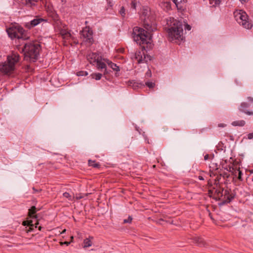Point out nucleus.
Returning <instances> with one entry per match:
<instances>
[{
  "mask_svg": "<svg viewBox=\"0 0 253 253\" xmlns=\"http://www.w3.org/2000/svg\"><path fill=\"white\" fill-rule=\"evenodd\" d=\"M193 242L197 245L199 246H205V243L203 238L199 237H193Z\"/></svg>",
  "mask_w": 253,
  "mask_h": 253,
  "instance_id": "nucleus-18",
  "label": "nucleus"
},
{
  "mask_svg": "<svg viewBox=\"0 0 253 253\" xmlns=\"http://www.w3.org/2000/svg\"><path fill=\"white\" fill-rule=\"evenodd\" d=\"M250 105L249 103L247 102H242L241 103L240 106L239 107V110L240 111L244 113L245 114L248 115H253V111L249 110L248 109L249 108Z\"/></svg>",
  "mask_w": 253,
  "mask_h": 253,
  "instance_id": "nucleus-12",
  "label": "nucleus"
},
{
  "mask_svg": "<svg viewBox=\"0 0 253 253\" xmlns=\"http://www.w3.org/2000/svg\"><path fill=\"white\" fill-rule=\"evenodd\" d=\"M221 2V0H210V3L212 5V6H216L219 5Z\"/></svg>",
  "mask_w": 253,
  "mask_h": 253,
  "instance_id": "nucleus-28",
  "label": "nucleus"
},
{
  "mask_svg": "<svg viewBox=\"0 0 253 253\" xmlns=\"http://www.w3.org/2000/svg\"><path fill=\"white\" fill-rule=\"evenodd\" d=\"M245 121L244 120L235 121L232 123V125L233 126H243L245 125Z\"/></svg>",
  "mask_w": 253,
  "mask_h": 253,
  "instance_id": "nucleus-22",
  "label": "nucleus"
},
{
  "mask_svg": "<svg viewBox=\"0 0 253 253\" xmlns=\"http://www.w3.org/2000/svg\"><path fill=\"white\" fill-rule=\"evenodd\" d=\"M150 13V10L149 8L147 6H143L141 12L140 18L143 21L144 27L149 31L153 30V29H151L152 21L151 18L149 17Z\"/></svg>",
  "mask_w": 253,
  "mask_h": 253,
  "instance_id": "nucleus-9",
  "label": "nucleus"
},
{
  "mask_svg": "<svg viewBox=\"0 0 253 253\" xmlns=\"http://www.w3.org/2000/svg\"><path fill=\"white\" fill-rule=\"evenodd\" d=\"M230 170L228 171H223L220 173V175L222 176L224 178H228L230 176V172L231 171V168H229Z\"/></svg>",
  "mask_w": 253,
  "mask_h": 253,
  "instance_id": "nucleus-25",
  "label": "nucleus"
},
{
  "mask_svg": "<svg viewBox=\"0 0 253 253\" xmlns=\"http://www.w3.org/2000/svg\"><path fill=\"white\" fill-rule=\"evenodd\" d=\"M44 20L42 18H38L34 19L30 21L29 23H27L26 24V26L28 29H31L38 24H39L42 21H43Z\"/></svg>",
  "mask_w": 253,
  "mask_h": 253,
  "instance_id": "nucleus-13",
  "label": "nucleus"
},
{
  "mask_svg": "<svg viewBox=\"0 0 253 253\" xmlns=\"http://www.w3.org/2000/svg\"><path fill=\"white\" fill-rule=\"evenodd\" d=\"M103 61L104 63L107 64L113 71H116L117 72L120 71V68L116 64L113 63L111 61L107 58L103 59Z\"/></svg>",
  "mask_w": 253,
  "mask_h": 253,
  "instance_id": "nucleus-14",
  "label": "nucleus"
},
{
  "mask_svg": "<svg viewBox=\"0 0 253 253\" xmlns=\"http://www.w3.org/2000/svg\"><path fill=\"white\" fill-rule=\"evenodd\" d=\"M172 2L175 4L178 10L183 9V3L182 0H172Z\"/></svg>",
  "mask_w": 253,
  "mask_h": 253,
  "instance_id": "nucleus-20",
  "label": "nucleus"
},
{
  "mask_svg": "<svg viewBox=\"0 0 253 253\" xmlns=\"http://www.w3.org/2000/svg\"><path fill=\"white\" fill-rule=\"evenodd\" d=\"M7 33L9 36V37L11 39H14L16 38V27L14 26H12L11 27L7 29L6 30Z\"/></svg>",
  "mask_w": 253,
  "mask_h": 253,
  "instance_id": "nucleus-16",
  "label": "nucleus"
},
{
  "mask_svg": "<svg viewBox=\"0 0 253 253\" xmlns=\"http://www.w3.org/2000/svg\"><path fill=\"white\" fill-rule=\"evenodd\" d=\"M92 34V31L88 27H85L81 32V37L84 39V41L89 45L93 42Z\"/></svg>",
  "mask_w": 253,
  "mask_h": 253,
  "instance_id": "nucleus-10",
  "label": "nucleus"
},
{
  "mask_svg": "<svg viewBox=\"0 0 253 253\" xmlns=\"http://www.w3.org/2000/svg\"><path fill=\"white\" fill-rule=\"evenodd\" d=\"M214 157V156L213 155H211V156H209L208 154H207L205 156H204V160H208L209 159H213Z\"/></svg>",
  "mask_w": 253,
  "mask_h": 253,
  "instance_id": "nucleus-36",
  "label": "nucleus"
},
{
  "mask_svg": "<svg viewBox=\"0 0 253 253\" xmlns=\"http://www.w3.org/2000/svg\"><path fill=\"white\" fill-rule=\"evenodd\" d=\"M88 165L89 166H91L95 168H98L100 165L99 163H96L95 161L88 160Z\"/></svg>",
  "mask_w": 253,
  "mask_h": 253,
  "instance_id": "nucleus-24",
  "label": "nucleus"
},
{
  "mask_svg": "<svg viewBox=\"0 0 253 253\" xmlns=\"http://www.w3.org/2000/svg\"><path fill=\"white\" fill-rule=\"evenodd\" d=\"M84 72H83H83H79V73H78L77 75L78 76H83L84 75V74H83Z\"/></svg>",
  "mask_w": 253,
  "mask_h": 253,
  "instance_id": "nucleus-44",
  "label": "nucleus"
},
{
  "mask_svg": "<svg viewBox=\"0 0 253 253\" xmlns=\"http://www.w3.org/2000/svg\"><path fill=\"white\" fill-rule=\"evenodd\" d=\"M145 85L149 88H153L155 86V84L152 82H147L145 83Z\"/></svg>",
  "mask_w": 253,
  "mask_h": 253,
  "instance_id": "nucleus-30",
  "label": "nucleus"
},
{
  "mask_svg": "<svg viewBox=\"0 0 253 253\" xmlns=\"http://www.w3.org/2000/svg\"><path fill=\"white\" fill-rule=\"evenodd\" d=\"M248 100L249 101L253 102V97H248Z\"/></svg>",
  "mask_w": 253,
  "mask_h": 253,
  "instance_id": "nucleus-42",
  "label": "nucleus"
},
{
  "mask_svg": "<svg viewBox=\"0 0 253 253\" xmlns=\"http://www.w3.org/2000/svg\"><path fill=\"white\" fill-rule=\"evenodd\" d=\"M146 75L148 76V77H150L151 76V72L150 71H148L146 73Z\"/></svg>",
  "mask_w": 253,
  "mask_h": 253,
  "instance_id": "nucleus-43",
  "label": "nucleus"
},
{
  "mask_svg": "<svg viewBox=\"0 0 253 253\" xmlns=\"http://www.w3.org/2000/svg\"><path fill=\"white\" fill-rule=\"evenodd\" d=\"M93 238V237H89L88 238H86L84 239L83 244V248H86L91 246L92 244L91 240H92Z\"/></svg>",
  "mask_w": 253,
  "mask_h": 253,
  "instance_id": "nucleus-17",
  "label": "nucleus"
},
{
  "mask_svg": "<svg viewBox=\"0 0 253 253\" xmlns=\"http://www.w3.org/2000/svg\"><path fill=\"white\" fill-rule=\"evenodd\" d=\"M71 239H73V236L71 237Z\"/></svg>",
  "mask_w": 253,
  "mask_h": 253,
  "instance_id": "nucleus-53",
  "label": "nucleus"
},
{
  "mask_svg": "<svg viewBox=\"0 0 253 253\" xmlns=\"http://www.w3.org/2000/svg\"><path fill=\"white\" fill-rule=\"evenodd\" d=\"M232 169V171L231 170V172L234 174L235 176H238V173H235V169H234L233 168H231Z\"/></svg>",
  "mask_w": 253,
  "mask_h": 253,
  "instance_id": "nucleus-38",
  "label": "nucleus"
},
{
  "mask_svg": "<svg viewBox=\"0 0 253 253\" xmlns=\"http://www.w3.org/2000/svg\"><path fill=\"white\" fill-rule=\"evenodd\" d=\"M38 228H39V230H41V229H42L41 226H39V227H38Z\"/></svg>",
  "mask_w": 253,
  "mask_h": 253,
  "instance_id": "nucleus-51",
  "label": "nucleus"
},
{
  "mask_svg": "<svg viewBox=\"0 0 253 253\" xmlns=\"http://www.w3.org/2000/svg\"><path fill=\"white\" fill-rule=\"evenodd\" d=\"M52 17L54 19V20H56L58 17L57 14L54 12L52 13Z\"/></svg>",
  "mask_w": 253,
  "mask_h": 253,
  "instance_id": "nucleus-40",
  "label": "nucleus"
},
{
  "mask_svg": "<svg viewBox=\"0 0 253 253\" xmlns=\"http://www.w3.org/2000/svg\"><path fill=\"white\" fill-rule=\"evenodd\" d=\"M185 29L187 30H191V26L188 25V24H186L185 25Z\"/></svg>",
  "mask_w": 253,
  "mask_h": 253,
  "instance_id": "nucleus-41",
  "label": "nucleus"
},
{
  "mask_svg": "<svg viewBox=\"0 0 253 253\" xmlns=\"http://www.w3.org/2000/svg\"><path fill=\"white\" fill-rule=\"evenodd\" d=\"M92 78L95 79L96 80H99L101 79L102 75L101 73H93L91 74Z\"/></svg>",
  "mask_w": 253,
  "mask_h": 253,
  "instance_id": "nucleus-27",
  "label": "nucleus"
},
{
  "mask_svg": "<svg viewBox=\"0 0 253 253\" xmlns=\"http://www.w3.org/2000/svg\"><path fill=\"white\" fill-rule=\"evenodd\" d=\"M209 192L210 194H211V196H213L216 200L221 201L223 204L230 203L234 198V195L231 191L228 190H224L220 188H214L210 190Z\"/></svg>",
  "mask_w": 253,
  "mask_h": 253,
  "instance_id": "nucleus-3",
  "label": "nucleus"
},
{
  "mask_svg": "<svg viewBox=\"0 0 253 253\" xmlns=\"http://www.w3.org/2000/svg\"><path fill=\"white\" fill-rule=\"evenodd\" d=\"M168 27L166 28L168 35L169 40H182L183 35L182 24L181 22L170 17L167 21Z\"/></svg>",
  "mask_w": 253,
  "mask_h": 253,
  "instance_id": "nucleus-2",
  "label": "nucleus"
},
{
  "mask_svg": "<svg viewBox=\"0 0 253 253\" xmlns=\"http://www.w3.org/2000/svg\"><path fill=\"white\" fill-rule=\"evenodd\" d=\"M33 193L36 194L42 191L41 189H36L34 187H33Z\"/></svg>",
  "mask_w": 253,
  "mask_h": 253,
  "instance_id": "nucleus-37",
  "label": "nucleus"
},
{
  "mask_svg": "<svg viewBox=\"0 0 253 253\" xmlns=\"http://www.w3.org/2000/svg\"><path fill=\"white\" fill-rule=\"evenodd\" d=\"M128 85L131 86L134 89H137L142 86H144V84L143 83H139L135 81H130L128 82Z\"/></svg>",
  "mask_w": 253,
  "mask_h": 253,
  "instance_id": "nucleus-15",
  "label": "nucleus"
},
{
  "mask_svg": "<svg viewBox=\"0 0 253 253\" xmlns=\"http://www.w3.org/2000/svg\"><path fill=\"white\" fill-rule=\"evenodd\" d=\"M87 59L92 65H96V68L98 70H104V74H108L107 70V66L104 63L103 59L105 58L102 57L99 53L96 52H91L87 54Z\"/></svg>",
  "mask_w": 253,
  "mask_h": 253,
  "instance_id": "nucleus-4",
  "label": "nucleus"
},
{
  "mask_svg": "<svg viewBox=\"0 0 253 253\" xmlns=\"http://www.w3.org/2000/svg\"><path fill=\"white\" fill-rule=\"evenodd\" d=\"M198 178L199 180H203L204 179V177L202 176H199Z\"/></svg>",
  "mask_w": 253,
  "mask_h": 253,
  "instance_id": "nucleus-45",
  "label": "nucleus"
},
{
  "mask_svg": "<svg viewBox=\"0 0 253 253\" xmlns=\"http://www.w3.org/2000/svg\"><path fill=\"white\" fill-rule=\"evenodd\" d=\"M135 58L137 59L138 63L142 62L144 60L143 59L142 56L141 55V52L140 51H137L135 53Z\"/></svg>",
  "mask_w": 253,
  "mask_h": 253,
  "instance_id": "nucleus-23",
  "label": "nucleus"
},
{
  "mask_svg": "<svg viewBox=\"0 0 253 253\" xmlns=\"http://www.w3.org/2000/svg\"><path fill=\"white\" fill-rule=\"evenodd\" d=\"M23 47L17 45V50L23 53L25 60L32 62H35L38 58L40 52L41 50V45L37 42H24Z\"/></svg>",
  "mask_w": 253,
  "mask_h": 253,
  "instance_id": "nucleus-1",
  "label": "nucleus"
},
{
  "mask_svg": "<svg viewBox=\"0 0 253 253\" xmlns=\"http://www.w3.org/2000/svg\"><path fill=\"white\" fill-rule=\"evenodd\" d=\"M62 244H66V245H69L70 244V242H64V243H62Z\"/></svg>",
  "mask_w": 253,
  "mask_h": 253,
  "instance_id": "nucleus-47",
  "label": "nucleus"
},
{
  "mask_svg": "<svg viewBox=\"0 0 253 253\" xmlns=\"http://www.w3.org/2000/svg\"><path fill=\"white\" fill-rule=\"evenodd\" d=\"M235 173H238V176H237L238 179L239 180H240V181H242L243 180V179H242V172L240 170V169H235Z\"/></svg>",
  "mask_w": 253,
  "mask_h": 253,
  "instance_id": "nucleus-29",
  "label": "nucleus"
},
{
  "mask_svg": "<svg viewBox=\"0 0 253 253\" xmlns=\"http://www.w3.org/2000/svg\"><path fill=\"white\" fill-rule=\"evenodd\" d=\"M37 209L35 206H32L31 209L29 210V216L31 218L34 220H26L23 221L22 225L23 226L27 225L29 226L28 228L26 229L27 232H29L33 230L34 227L38 228L39 222L38 220V216L36 214Z\"/></svg>",
  "mask_w": 253,
  "mask_h": 253,
  "instance_id": "nucleus-6",
  "label": "nucleus"
},
{
  "mask_svg": "<svg viewBox=\"0 0 253 253\" xmlns=\"http://www.w3.org/2000/svg\"><path fill=\"white\" fill-rule=\"evenodd\" d=\"M16 62V55L13 54L12 56H8L7 62L0 63V74H10L15 68Z\"/></svg>",
  "mask_w": 253,
  "mask_h": 253,
  "instance_id": "nucleus-7",
  "label": "nucleus"
},
{
  "mask_svg": "<svg viewBox=\"0 0 253 253\" xmlns=\"http://www.w3.org/2000/svg\"><path fill=\"white\" fill-rule=\"evenodd\" d=\"M137 5V0H132L130 3L131 8L133 9H135Z\"/></svg>",
  "mask_w": 253,
  "mask_h": 253,
  "instance_id": "nucleus-31",
  "label": "nucleus"
},
{
  "mask_svg": "<svg viewBox=\"0 0 253 253\" xmlns=\"http://www.w3.org/2000/svg\"><path fill=\"white\" fill-rule=\"evenodd\" d=\"M120 13L121 14V15L123 17L125 16V9L124 7H122L121 9H120Z\"/></svg>",
  "mask_w": 253,
  "mask_h": 253,
  "instance_id": "nucleus-35",
  "label": "nucleus"
},
{
  "mask_svg": "<svg viewBox=\"0 0 253 253\" xmlns=\"http://www.w3.org/2000/svg\"><path fill=\"white\" fill-rule=\"evenodd\" d=\"M210 170H214L217 169V165L214 163H211L210 166Z\"/></svg>",
  "mask_w": 253,
  "mask_h": 253,
  "instance_id": "nucleus-32",
  "label": "nucleus"
},
{
  "mask_svg": "<svg viewBox=\"0 0 253 253\" xmlns=\"http://www.w3.org/2000/svg\"><path fill=\"white\" fill-rule=\"evenodd\" d=\"M209 215H210V216L211 218V219H212V216H211V213H209Z\"/></svg>",
  "mask_w": 253,
  "mask_h": 253,
  "instance_id": "nucleus-50",
  "label": "nucleus"
},
{
  "mask_svg": "<svg viewBox=\"0 0 253 253\" xmlns=\"http://www.w3.org/2000/svg\"><path fill=\"white\" fill-rule=\"evenodd\" d=\"M22 2L24 4H30V6H32L35 5L34 2L35 0H21Z\"/></svg>",
  "mask_w": 253,
  "mask_h": 253,
  "instance_id": "nucleus-26",
  "label": "nucleus"
},
{
  "mask_svg": "<svg viewBox=\"0 0 253 253\" xmlns=\"http://www.w3.org/2000/svg\"><path fill=\"white\" fill-rule=\"evenodd\" d=\"M30 37L27 31L22 27L17 25V40L20 42V41H26L29 39Z\"/></svg>",
  "mask_w": 253,
  "mask_h": 253,
  "instance_id": "nucleus-11",
  "label": "nucleus"
},
{
  "mask_svg": "<svg viewBox=\"0 0 253 253\" xmlns=\"http://www.w3.org/2000/svg\"><path fill=\"white\" fill-rule=\"evenodd\" d=\"M234 16L238 23L246 29H251L253 24L246 12L242 10H236L234 12Z\"/></svg>",
  "mask_w": 253,
  "mask_h": 253,
  "instance_id": "nucleus-5",
  "label": "nucleus"
},
{
  "mask_svg": "<svg viewBox=\"0 0 253 253\" xmlns=\"http://www.w3.org/2000/svg\"><path fill=\"white\" fill-rule=\"evenodd\" d=\"M85 75H87V72H85Z\"/></svg>",
  "mask_w": 253,
  "mask_h": 253,
  "instance_id": "nucleus-52",
  "label": "nucleus"
},
{
  "mask_svg": "<svg viewBox=\"0 0 253 253\" xmlns=\"http://www.w3.org/2000/svg\"><path fill=\"white\" fill-rule=\"evenodd\" d=\"M19 55L17 54V56H16V58H17V63L19 61Z\"/></svg>",
  "mask_w": 253,
  "mask_h": 253,
  "instance_id": "nucleus-48",
  "label": "nucleus"
},
{
  "mask_svg": "<svg viewBox=\"0 0 253 253\" xmlns=\"http://www.w3.org/2000/svg\"><path fill=\"white\" fill-rule=\"evenodd\" d=\"M63 196L65 198H66L70 200H71L72 196H71V195L68 192H66L64 193L63 194Z\"/></svg>",
  "mask_w": 253,
  "mask_h": 253,
  "instance_id": "nucleus-34",
  "label": "nucleus"
},
{
  "mask_svg": "<svg viewBox=\"0 0 253 253\" xmlns=\"http://www.w3.org/2000/svg\"><path fill=\"white\" fill-rule=\"evenodd\" d=\"M225 125L223 124H220L218 125V126L219 127H224L225 126Z\"/></svg>",
  "mask_w": 253,
  "mask_h": 253,
  "instance_id": "nucleus-46",
  "label": "nucleus"
},
{
  "mask_svg": "<svg viewBox=\"0 0 253 253\" xmlns=\"http://www.w3.org/2000/svg\"><path fill=\"white\" fill-rule=\"evenodd\" d=\"M132 218L130 216H129L127 219L124 220V223H130L132 221Z\"/></svg>",
  "mask_w": 253,
  "mask_h": 253,
  "instance_id": "nucleus-33",
  "label": "nucleus"
},
{
  "mask_svg": "<svg viewBox=\"0 0 253 253\" xmlns=\"http://www.w3.org/2000/svg\"><path fill=\"white\" fill-rule=\"evenodd\" d=\"M161 6L164 9L169 10L171 8V3L169 1L163 2L161 3Z\"/></svg>",
  "mask_w": 253,
  "mask_h": 253,
  "instance_id": "nucleus-21",
  "label": "nucleus"
},
{
  "mask_svg": "<svg viewBox=\"0 0 253 253\" xmlns=\"http://www.w3.org/2000/svg\"><path fill=\"white\" fill-rule=\"evenodd\" d=\"M133 38L137 43L144 44L147 43V32L142 28L135 27L133 30Z\"/></svg>",
  "mask_w": 253,
  "mask_h": 253,
  "instance_id": "nucleus-8",
  "label": "nucleus"
},
{
  "mask_svg": "<svg viewBox=\"0 0 253 253\" xmlns=\"http://www.w3.org/2000/svg\"><path fill=\"white\" fill-rule=\"evenodd\" d=\"M242 3H245L246 2L247 0H239Z\"/></svg>",
  "mask_w": 253,
  "mask_h": 253,
  "instance_id": "nucleus-49",
  "label": "nucleus"
},
{
  "mask_svg": "<svg viewBox=\"0 0 253 253\" xmlns=\"http://www.w3.org/2000/svg\"><path fill=\"white\" fill-rule=\"evenodd\" d=\"M60 33L62 38L64 40H68L71 37V34L65 30H62Z\"/></svg>",
  "mask_w": 253,
  "mask_h": 253,
  "instance_id": "nucleus-19",
  "label": "nucleus"
},
{
  "mask_svg": "<svg viewBox=\"0 0 253 253\" xmlns=\"http://www.w3.org/2000/svg\"><path fill=\"white\" fill-rule=\"evenodd\" d=\"M248 138L251 139L253 138V133H250L248 134Z\"/></svg>",
  "mask_w": 253,
  "mask_h": 253,
  "instance_id": "nucleus-39",
  "label": "nucleus"
}]
</instances>
